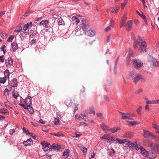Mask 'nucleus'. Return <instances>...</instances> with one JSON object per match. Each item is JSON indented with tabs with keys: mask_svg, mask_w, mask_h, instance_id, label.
<instances>
[{
	"mask_svg": "<svg viewBox=\"0 0 159 159\" xmlns=\"http://www.w3.org/2000/svg\"><path fill=\"white\" fill-rule=\"evenodd\" d=\"M127 79H132L133 82L135 84H136L140 80H144L142 76L137 73L131 72L126 76Z\"/></svg>",
	"mask_w": 159,
	"mask_h": 159,
	"instance_id": "obj_1",
	"label": "nucleus"
},
{
	"mask_svg": "<svg viewBox=\"0 0 159 159\" xmlns=\"http://www.w3.org/2000/svg\"><path fill=\"white\" fill-rule=\"evenodd\" d=\"M31 97L30 96H28L27 98L25 99L24 101L25 103V104L20 103L19 104V105L25 109L29 110V109H31L30 105L31 104Z\"/></svg>",
	"mask_w": 159,
	"mask_h": 159,
	"instance_id": "obj_2",
	"label": "nucleus"
},
{
	"mask_svg": "<svg viewBox=\"0 0 159 159\" xmlns=\"http://www.w3.org/2000/svg\"><path fill=\"white\" fill-rule=\"evenodd\" d=\"M139 40L141 41L139 46V50L141 53H144L146 52L147 45L146 43L143 40V38L140 37Z\"/></svg>",
	"mask_w": 159,
	"mask_h": 159,
	"instance_id": "obj_3",
	"label": "nucleus"
},
{
	"mask_svg": "<svg viewBox=\"0 0 159 159\" xmlns=\"http://www.w3.org/2000/svg\"><path fill=\"white\" fill-rule=\"evenodd\" d=\"M143 136L145 138H148L151 137L152 138L156 139V140L159 141V138H156L155 135L149 131L143 130Z\"/></svg>",
	"mask_w": 159,
	"mask_h": 159,
	"instance_id": "obj_4",
	"label": "nucleus"
},
{
	"mask_svg": "<svg viewBox=\"0 0 159 159\" xmlns=\"http://www.w3.org/2000/svg\"><path fill=\"white\" fill-rule=\"evenodd\" d=\"M133 63L134 68L138 69L141 67L143 65V63L139 59H134L133 61Z\"/></svg>",
	"mask_w": 159,
	"mask_h": 159,
	"instance_id": "obj_5",
	"label": "nucleus"
},
{
	"mask_svg": "<svg viewBox=\"0 0 159 159\" xmlns=\"http://www.w3.org/2000/svg\"><path fill=\"white\" fill-rule=\"evenodd\" d=\"M42 146L43 149L45 152H47L50 150L51 148V146L49 143H46L44 141H42L41 142Z\"/></svg>",
	"mask_w": 159,
	"mask_h": 159,
	"instance_id": "obj_6",
	"label": "nucleus"
},
{
	"mask_svg": "<svg viewBox=\"0 0 159 159\" xmlns=\"http://www.w3.org/2000/svg\"><path fill=\"white\" fill-rule=\"evenodd\" d=\"M148 146L155 152H159V143L158 142L151 143Z\"/></svg>",
	"mask_w": 159,
	"mask_h": 159,
	"instance_id": "obj_7",
	"label": "nucleus"
},
{
	"mask_svg": "<svg viewBox=\"0 0 159 159\" xmlns=\"http://www.w3.org/2000/svg\"><path fill=\"white\" fill-rule=\"evenodd\" d=\"M149 62L152 66L156 67H159V62L157 61L155 58L152 57H150Z\"/></svg>",
	"mask_w": 159,
	"mask_h": 159,
	"instance_id": "obj_8",
	"label": "nucleus"
},
{
	"mask_svg": "<svg viewBox=\"0 0 159 159\" xmlns=\"http://www.w3.org/2000/svg\"><path fill=\"white\" fill-rule=\"evenodd\" d=\"M5 64L8 68H12L13 66V60L11 57L8 58L5 61Z\"/></svg>",
	"mask_w": 159,
	"mask_h": 159,
	"instance_id": "obj_9",
	"label": "nucleus"
},
{
	"mask_svg": "<svg viewBox=\"0 0 159 159\" xmlns=\"http://www.w3.org/2000/svg\"><path fill=\"white\" fill-rule=\"evenodd\" d=\"M82 23L81 25L82 30H83V33L86 31L88 27L89 26V22L86 21L82 20Z\"/></svg>",
	"mask_w": 159,
	"mask_h": 159,
	"instance_id": "obj_10",
	"label": "nucleus"
},
{
	"mask_svg": "<svg viewBox=\"0 0 159 159\" xmlns=\"http://www.w3.org/2000/svg\"><path fill=\"white\" fill-rule=\"evenodd\" d=\"M29 33L27 32L22 31L19 35L20 38L21 40H24L27 37Z\"/></svg>",
	"mask_w": 159,
	"mask_h": 159,
	"instance_id": "obj_11",
	"label": "nucleus"
},
{
	"mask_svg": "<svg viewBox=\"0 0 159 159\" xmlns=\"http://www.w3.org/2000/svg\"><path fill=\"white\" fill-rule=\"evenodd\" d=\"M100 127L102 130L105 133H107L108 131H109L110 128L104 123L100 125Z\"/></svg>",
	"mask_w": 159,
	"mask_h": 159,
	"instance_id": "obj_12",
	"label": "nucleus"
},
{
	"mask_svg": "<svg viewBox=\"0 0 159 159\" xmlns=\"http://www.w3.org/2000/svg\"><path fill=\"white\" fill-rule=\"evenodd\" d=\"M78 147L80 150L83 152L84 155L85 156L86 154V152L87 151V148L85 147L83 145L81 144H79L78 145Z\"/></svg>",
	"mask_w": 159,
	"mask_h": 159,
	"instance_id": "obj_13",
	"label": "nucleus"
},
{
	"mask_svg": "<svg viewBox=\"0 0 159 159\" xmlns=\"http://www.w3.org/2000/svg\"><path fill=\"white\" fill-rule=\"evenodd\" d=\"M152 127L154 129L156 133H159V125L157 124L155 121H153L152 124Z\"/></svg>",
	"mask_w": 159,
	"mask_h": 159,
	"instance_id": "obj_14",
	"label": "nucleus"
},
{
	"mask_svg": "<svg viewBox=\"0 0 159 159\" xmlns=\"http://www.w3.org/2000/svg\"><path fill=\"white\" fill-rule=\"evenodd\" d=\"M140 151L141 154L145 157H148L149 156V153L147 151H146L144 148L143 147L140 148Z\"/></svg>",
	"mask_w": 159,
	"mask_h": 159,
	"instance_id": "obj_15",
	"label": "nucleus"
},
{
	"mask_svg": "<svg viewBox=\"0 0 159 159\" xmlns=\"http://www.w3.org/2000/svg\"><path fill=\"white\" fill-rule=\"evenodd\" d=\"M33 143V141L31 138L28 139L27 141L23 142V144L25 146L31 145Z\"/></svg>",
	"mask_w": 159,
	"mask_h": 159,
	"instance_id": "obj_16",
	"label": "nucleus"
},
{
	"mask_svg": "<svg viewBox=\"0 0 159 159\" xmlns=\"http://www.w3.org/2000/svg\"><path fill=\"white\" fill-rule=\"evenodd\" d=\"M88 35L90 37H93L95 35V32L94 30L89 29L87 32Z\"/></svg>",
	"mask_w": 159,
	"mask_h": 159,
	"instance_id": "obj_17",
	"label": "nucleus"
},
{
	"mask_svg": "<svg viewBox=\"0 0 159 159\" xmlns=\"http://www.w3.org/2000/svg\"><path fill=\"white\" fill-rule=\"evenodd\" d=\"M11 48L13 52H15L18 48V46L16 42H13L11 44Z\"/></svg>",
	"mask_w": 159,
	"mask_h": 159,
	"instance_id": "obj_18",
	"label": "nucleus"
},
{
	"mask_svg": "<svg viewBox=\"0 0 159 159\" xmlns=\"http://www.w3.org/2000/svg\"><path fill=\"white\" fill-rule=\"evenodd\" d=\"M121 130V129L119 127H114L111 128H110L109 131L112 133H114L118 131Z\"/></svg>",
	"mask_w": 159,
	"mask_h": 159,
	"instance_id": "obj_19",
	"label": "nucleus"
},
{
	"mask_svg": "<svg viewBox=\"0 0 159 159\" xmlns=\"http://www.w3.org/2000/svg\"><path fill=\"white\" fill-rule=\"evenodd\" d=\"M17 79L16 78H14L12 80L11 83V85L12 87H16L17 86Z\"/></svg>",
	"mask_w": 159,
	"mask_h": 159,
	"instance_id": "obj_20",
	"label": "nucleus"
},
{
	"mask_svg": "<svg viewBox=\"0 0 159 159\" xmlns=\"http://www.w3.org/2000/svg\"><path fill=\"white\" fill-rule=\"evenodd\" d=\"M130 114L128 113H125L124 115L122 116L121 119L122 120H131L129 117Z\"/></svg>",
	"mask_w": 159,
	"mask_h": 159,
	"instance_id": "obj_21",
	"label": "nucleus"
},
{
	"mask_svg": "<svg viewBox=\"0 0 159 159\" xmlns=\"http://www.w3.org/2000/svg\"><path fill=\"white\" fill-rule=\"evenodd\" d=\"M61 146L58 144L54 143L51 146V148H52L55 150H58L61 148Z\"/></svg>",
	"mask_w": 159,
	"mask_h": 159,
	"instance_id": "obj_22",
	"label": "nucleus"
},
{
	"mask_svg": "<svg viewBox=\"0 0 159 159\" xmlns=\"http://www.w3.org/2000/svg\"><path fill=\"white\" fill-rule=\"evenodd\" d=\"M146 103L147 104H158L159 103V100L152 101L147 100L146 101Z\"/></svg>",
	"mask_w": 159,
	"mask_h": 159,
	"instance_id": "obj_23",
	"label": "nucleus"
},
{
	"mask_svg": "<svg viewBox=\"0 0 159 159\" xmlns=\"http://www.w3.org/2000/svg\"><path fill=\"white\" fill-rule=\"evenodd\" d=\"M48 23V21L47 20H43L39 23L40 26H43V27H45Z\"/></svg>",
	"mask_w": 159,
	"mask_h": 159,
	"instance_id": "obj_24",
	"label": "nucleus"
},
{
	"mask_svg": "<svg viewBox=\"0 0 159 159\" xmlns=\"http://www.w3.org/2000/svg\"><path fill=\"white\" fill-rule=\"evenodd\" d=\"M32 22H30L25 24L23 27V30L25 31H26L29 27L32 25Z\"/></svg>",
	"mask_w": 159,
	"mask_h": 159,
	"instance_id": "obj_25",
	"label": "nucleus"
},
{
	"mask_svg": "<svg viewBox=\"0 0 159 159\" xmlns=\"http://www.w3.org/2000/svg\"><path fill=\"white\" fill-rule=\"evenodd\" d=\"M127 30L128 31H129L132 28V21L130 20L127 23Z\"/></svg>",
	"mask_w": 159,
	"mask_h": 159,
	"instance_id": "obj_26",
	"label": "nucleus"
},
{
	"mask_svg": "<svg viewBox=\"0 0 159 159\" xmlns=\"http://www.w3.org/2000/svg\"><path fill=\"white\" fill-rule=\"evenodd\" d=\"M72 20L75 22L77 25L80 22V20L78 18L75 16H73L72 18Z\"/></svg>",
	"mask_w": 159,
	"mask_h": 159,
	"instance_id": "obj_27",
	"label": "nucleus"
},
{
	"mask_svg": "<svg viewBox=\"0 0 159 159\" xmlns=\"http://www.w3.org/2000/svg\"><path fill=\"white\" fill-rule=\"evenodd\" d=\"M81 28H79L75 30V34L77 36H79L82 34L83 32H82L81 31Z\"/></svg>",
	"mask_w": 159,
	"mask_h": 159,
	"instance_id": "obj_28",
	"label": "nucleus"
},
{
	"mask_svg": "<svg viewBox=\"0 0 159 159\" xmlns=\"http://www.w3.org/2000/svg\"><path fill=\"white\" fill-rule=\"evenodd\" d=\"M70 150L68 149H67L64 151L63 154V156L65 158H67L69 155Z\"/></svg>",
	"mask_w": 159,
	"mask_h": 159,
	"instance_id": "obj_29",
	"label": "nucleus"
},
{
	"mask_svg": "<svg viewBox=\"0 0 159 159\" xmlns=\"http://www.w3.org/2000/svg\"><path fill=\"white\" fill-rule=\"evenodd\" d=\"M57 23L59 25H65V22L62 18L61 17H60L58 19Z\"/></svg>",
	"mask_w": 159,
	"mask_h": 159,
	"instance_id": "obj_30",
	"label": "nucleus"
},
{
	"mask_svg": "<svg viewBox=\"0 0 159 159\" xmlns=\"http://www.w3.org/2000/svg\"><path fill=\"white\" fill-rule=\"evenodd\" d=\"M89 113L93 114V115L94 116L95 113L94 111V107L93 106H91L89 108Z\"/></svg>",
	"mask_w": 159,
	"mask_h": 159,
	"instance_id": "obj_31",
	"label": "nucleus"
},
{
	"mask_svg": "<svg viewBox=\"0 0 159 159\" xmlns=\"http://www.w3.org/2000/svg\"><path fill=\"white\" fill-rule=\"evenodd\" d=\"M108 151H109L108 153L110 156H112L115 155V152L113 149L111 148L110 150L108 149Z\"/></svg>",
	"mask_w": 159,
	"mask_h": 159,
	"instance_id": "obj_32",
	"label": "nucleus"
},
{
	"mask_svg": "<svg viewBox=\"0 0 159 159\" xmlns=\"http://www.w3.org/2000/svg\"><path fill=\"white\" fill-rule=\"evenodd\" d=\"M0 113L4 114H8V111L5 108H2L0 109Z\"/></svg>",
	"mask_w": 159,
	"mask_h": 159,
	"instance_id": "obj_33",
	"label": "nucleus"
},
{
	"mask_svg": "<svg viewBox=\"0 0 159 159\" xmlns=\"http://www.w3.org/2000/svg\"><path fill=\"white\" fill-rule=\"evenodd\" d=\"M137 13L141 17L143 18V19L145 20V21L146 22V18L145 16L142 13H140L138 11H136Z\"/></svg>",
	"mask_w": 159,
	"mask_h": 159,
	"instance_id": "obj_34",
	"label": "nucleus"
},
{
	"mask_svg": "<svg viewBox=\"0 0 159 159\" xmlns=\"http://www.w3.org/2000/svg\"><path fill=\"white\" fill-rule=\"evenodd\" d=\"M133 39L134 40V47L135 48H136L138 47L139 44V42H137V40L134 37Z\"/></svg>",
	"mask_w": 159,
	"mask_h": 159,
	"instance_id": "obj_35",
	"label": "nucleus"
},
{
	"mask_svg": "<svg viewBox=\"0 0 159 159\" xmlns=\"http://www.w3.org/2000/svg\"><path fill=\"white\" fill-rule=\"evenodd\" d=\"M107 142L108 143H111L113 142L114 141L113 137L112 136L109 137L108 136L107 138Z\"/></svg>",
	"mask_w": 159,
	"mask_h": 159,
	"instance_id": "obj_36",
	"label": "nucleus"
},
{
	"mask_svg": "<svg viewBox=\"0 0 159 159\" xmlns=\"http://www.w3.org/2000/svg\"><path fill=\"white\" fill-rule=\"evenodd\" d=\"M11 88L10 87V88L9 89H8L7 88H6L4 90V94L6 96L7 95H9V92L11 91Z\"/></svg>",
	"mask_w": 159,
	"mask_h": 159,
	"instance_id": "obj_37",
	"label": "nucleus"
},
{
	"mask_svg": "<svg viewBox=\"0 0 159 159\" xmlns=\"http://www.w3.org/2000/svg\"><path fill=\"white\" fill-rule=\"evenodd\" d=\"M10 73L9 72L8 70H6L4 72V75H5V77L6 78H9L10 75Z\"/></svg>",
	"mask_w": 159,
	"mask_h": 159,
	"instance_id": "obj_38",
	"label": "nucleus"
},
{
	"mask_svg": "<svg viewBox=\"0 0 159 159\" xmlns=\"http://www.w3.org/2000/svg\"><path fill=\"white\" fill-rule=\"evenodd\" d=\"M125 21L124 20V19H121V20L120 23V28H122L125 25Z\"/></svg>",
	"mask_w": 159,
	"mask_h": 159,
	"instance_id": "obj_39",
	"label": "nucleus"
},
{
	"mask_svg": "<svg viewBox=\"0 0 159 159\" xmlns=\"http://www.w3.org/2000/svg\"><path fill=\"white\" fill-rule=\"evenodd\" d=\"M96 115L97 117H99L100 119H104L102 113H96Z\"/></svg>",
	"mask_w": 159,
	"mask_h": 159,
	"instance_id": "obj_40",
	"label": "nucleus"
},
{
	"mask_svg": "<svg viewBox=\"0 0 159 159\" xmlns=\"http://www.w3.org/2000/svg\"><path fill=\"white\" fill-rule=\"evenodd\" d=\"M79 117L83 120H85L87 117V116L86 115L85 113H84L83 114H81L80 115Z\"/></svg>",
	"mask_w": 159,
	"mask_h": 159,
	"instance_id": "obj_41",
	"label": "nucleus"
},
{
	"mask_svg": "<svg viewBox=\"0 0 159 159\" xmlns=\"http://www.w3.org/2000/svg\"><path fill=\"white\" fill-rule=\"evenodd\" d=\"M140 123L139 122L137 121H133L130 122L129 125L130 126H134L136 125L137 124Z\"/></svg>",
	"mask_w": 159,
	"mask_h": 159,
	"instance_id": "obj_42",
	"label": "nucleus"
},
{
	"mask_svg": "<svg viewBox=\"0 0 159 159\" xmlns=\"http://www.w3.org/2000/svg\"><path fill=\"white\" fill-rule=\"evenodd\" d=\"M131 134L130 133L127 132L125 133L123 135V137L127 138H129L131 137Z\"/></svg>",
	"mask_w": 159,
	"mask_h": 159,
	"instance_id": "obj_43",
	"label": "nucleus"
},
{
	"mask_svg": "<svg viewBox=\"0 0 159 159\" xmlns=\"http://www.w3.org/2000/svg\"><path fill=\"white\" fill-rule=\"evenodd\" d=\"M12 94L13 97L16 99L19 96V94L16 91H13L12 92Z\"/></svg>",
	"mask_w": 159,
	"mask_h": 159,
	"instance_id": "obj_44",
	"label": "nucleus"
},
{
	"mask_svg": "<svg viewBox=\"0 0 159 159\" xmlns=\"http://www.w3.org/2000/svg\"><path fill=\"white\" fill-rule=\"evenodd\" d=\"M6 78L4 77L3 78H0V83L4 84L6 81Z\"/></svg>",
	"mask_w": 159,
	"mask_h": 159,
	"instance_id": "obj_45",
	"label": "nucleus"
},
{
	"mask_svg": "<svg viewBox=\"0 0 159 159\" xmlns=\"http://www.w3.org/2000/svg\"><path fill=\"white\" fill-rule=\"evenodd\" d=\"M53 122L55 125H58L60 124V121L59 120L55 118L54 119Z\"/></svg>",
	"mask_w": 159,
	"mask_h": 159,
	"instance_id": "obj_46",
	"label": "nucleus"
},
{
	"mask_svg": "<svg viewBox=\"0 0 159 159\" xmlns=\"http://www.w3.org/2000/svg\"><path fill=\"white\" fill-rule=\"evenodd\" d=\"M14 38V36L10 35L7 39V41L8 42H10L12 41Z\"/></svg>",
	"mask_w": 159,
	"mask_h": 159,
	"instance_id": "obj_47",
	"label": "nucleus"
},
{
	"mask_svg": "<svg viewBox=\"0 0 159 159\" xmlns=\"http://www.w3.org/2000/svg\"><path fill=\"white\" fill-rule=\"evenodd\" d=\"M116 141L120 144H122L124 143V142H123L122 139L117 138L116 139Z\"/></svg>",
	"mask_w": 159,
	"mask_h": 159,
	"instance_id": "obj_48",
	"label": "nucleus"
},
{
	"mask_svg": "<svg viewBox=\"0 0 159 159\" xmlns=\"http://www.w3.org/2000/svg\"><path fill=\"white\" fill-rule=\"evenodd\" d=\"M142 147V146H141L140 145L136 144V145H135V149L137 150H138L139 149L140 150V148Z\"/></svg>",
	"mask_w": 159,
	"mask_h": 159,
	"instance_id": "obj_49",
	"label": "nucleus"
},
{
	"mask_svg": "<svg viewBox=\"0 0 159 159\" xmlns=\"http://www.w3.org/2000/svg\"><path fill=\"white\" fill-rule=\"evenodd\" d=\"M119 9L115 10V9L113 8H111L110 9V11L112 13H114L116 14L117 12V10Z\"/></svg>",
	"mask_w": 159,
	"mask_h": 159,
	"instance_id": "obj_50",
	"label": "nucleus"
},
{
	"mask_svg": "<svg viewBox=\"0 0 159 159\" xmlns=\"http://www.w3.org/2000/svg\"><path fill=\"white\" fill-rule=\"evenodd\" d=\"M23 130L24 132L27 135L29 134L30 133V132L27 129L23 127Z\"/></svg>",
	"mask_w": 159,
	"mask_h": 159,
	"instance_id": "obj_51",
	"label": "nucleus"
},
{
	"mask_svg": "<svg viewBox=\"0 0 159 159\" xmlns=\"http://www.w3.org/2000/svg\"><path fill=\"white\" fill-rule=\"evenodd\" d=\"M110 26L113 27L114 26V21L112 20V19L110 20Z\"/></svg>",
	"mask_w": 159,
	"mask_h": 159,
	"instance_id": "obj_52",
	"label": "nucleus"
},
{
	"mask_svg": "<svg viewBox=\"0 0 159 159\" xmlns=\"http://www.w3.org/2000/svg\"><path fill=\"white\" fill-rule=\"evenodd\" d=\"M15 132V129H11L9 130V134L11 135H12Z\"/></svg>",
	"mask_w": 159,
	"mask_h": 159,
	"instance_id": "obj_53",
	"label": "nucleus"
},
{
	"mask_svg": "<svg viewBox=\"0 0 159 159\" xmlns=\"http://www.w3.org/2000/svg\"><path fill=\"white\" fill-rule=\"evenodd\" d=\"M143 91V89L141 88L139 89L138 90H136L135 92V93L136 94H138L142 92Z\"/></svg>",
	"mask_w": 159,
	"mask_h": 159,
	"instance_id": "obj_54",
	"label": "nucleus"
},
{
	"mask_svg": "<svg viewBox=\"0 0 159 159\" xmlns=\"http://www.w3.org/2000/svg\"><path fill=\"white\" fill-rule=\"evenodd\" d=\"M5 60V58L3 55L0 56V62L3 63Z\"/></svg>",
	"mask_w": 159,
	"mask_h": 159,
	"instance_id": "obj_55",
	"label": "nucleus"
},
{
	"mask_svg": "<svg viewBox=\"0 0 159 159\" xmlns=\"http://www.w3.org/2000/svg\"><path fill=\"white\" fill-rule=\"evenodd\" d=\"M22 29V28L21 26L19 27V28L16 30H14V32H20Z\"/></svg>",
	"mask_w": 159,
	"mask_h": 159,
	"instance_id": "obj_56",
	"label": "nucleus"
},
{
	"mask_svg": "<svg viewBox=\"0 0 159 159\" xmlns=\"http://www.w3.org/2000/svg\"><path fill=\"white\" fill-rule=\"evenodd\" d=\"M67 102L66 101L65 102V103L66 104V105L68 106L69 105H70L71 104V102L70 100H67Z\"/></svg>",
	"mask_w": 159,
	"mask_h": 159,
	"instance_id": "obj_57",
	"label": "nucleus"
},
{
	"mask_svg": "<svg viewBox=\"0 0 159 159\" xmlns=\"http://www.w3.org/2000/svg\"><path fill=\"white\" fill-rule=\"evenodd\" d=\"M108 136V134H104L103 136L101 137V138L103 139H107Z\"/></svg>",
	"mask_w": 159,
	"mask_h": 159,
	"instance_id": "obj_58",
	"label": "nucleus"
},
{
	"mask_svg": "<svg viewBox=\"0 0 159 159\" xmlns=\"http://www.w3.org/2000/svg\"><path fill=\"white\" fill-rule=\"evenodd\" d=\"M5 105L7 108L10 107V103L8 101H6L4 102Z\"/></svg>",
	"mask_w": 159,
	"mask_h": 159,
	"instance_id": "obj_59",
	"label": "nucleus"
},
{
	"mask_svg": "<svg viewBox=\"0 0 159 159\" xmlns=\"http://www.w3.org/2000/svg\"><path fill=\"white\" fill-rule=\"evenodd\" d=\"M64 135L61 133L58 132L57 133V136L58 137H60L61 136H63Z\"/></svg>",
	"mask_w": 159,
	"mask_h": 159,
	"instance_id": "obj_60",
	"label": "nucleus"
},
{
	"mask_svg": "<svg viewBox=\"0 0 159 159\" xmlns=\"http://www.w3.org/2000/svg\"><path fill=\"white\" fill-rule=\"evenodd\" d=\"M141 109L142 107L141 106H140L138 109H137L136 111L139 114L140 112L141 111Z\"/></svg>",
	"mask_w": 159,
	"mask_h": 159,
	"instance_id": "obj_61",
	"label": "nucleus"
},
{
	"mask_svg": "<svg viewBox=\"0 0 159 159\" xmlns=\"http://www.w3.org/2000/svg\"><path fill=\"white\" fill-rule=\"evenodd\" d=\"M36 40L34 39H32L30 42V44L31 45H33V44L36 43Z\"/></svg>",
	"mask_w": 159,
	"mask_h": 159,
	"instance_id": "obj_62",
	"label": "nucleus"
},
{
	"mask_svg": "<svg viewBox=\"0 0 159 159\" xmlns=\"http://www.w3.org/2000/svg\"><path fill=\"white\" fill-rule=\"evenodd\" d=\"M110 26H108L106 27L105 29V32H107L108 31H109L110 30Z\"/></svg>",
	"mask_w": 159,
	"mask_h": 159,
	"instance_id": "obj_63",
	"label": "nucleus"
},
{
	"mask_svg": "<svg viewBox=\"0 0 159 159\" xmlns=\"http://www.w3.org/2000/svg\"><path fill=\"white\" fill-rule=\"evenodd\" d=\"M134 146V144L133 143H132L131 142L130 143L129 145V148H133Z\"/></svg>",
	"mask_w": 159,
	"mask_h": 159,
	"instance_id": "obj_64",
	"label": "nucleus"
}]
</instances>
